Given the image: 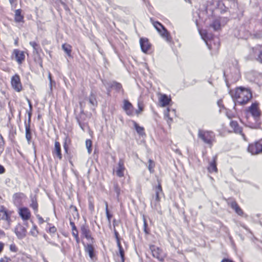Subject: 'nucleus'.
Instances as JSON below:
<instances>
[{"label": "nucleus", "mask_w": 262, "mask_h": 262, "mask_svg": "<svg viewBox=\"0 0 262 262\" xmlns=\"http://www.w3.org/2000/svg\"><path fill=\"white\" fill-rule=\"evenodd\" d=\"M105 212H106L107 218L108 221L110 222L111 219L112 217V215L111 214H110L108 209L107 208H106V210L105 211Z\"/></svg>", "instance_id": "obj_48"}, {"label": "nucleus", "mask_w": 262, "mask_h": 262, "mask_svg": "<svg viewBox=\"0 0 262 262\" xmlns=\"http://www.w3.org/2000/svg\"><path fill=\"white\" fill-rule=\"evenodd\" d=\"M231 207L235 211V212L239 215H242L243 212L241 208L238 206L235 202H232L231 203Z\"/></svg>", "instance_id": "obj_26"}, {"label": "nucleus", "mask_w": 262, "mask_h": 262, "mask_svg": "<svg viewBox=\"0 0 262 262\" xmlns=\"http://www.w3.org/2000/svg\"><path fill=\"white\" fill-rule=\"evenodd\" d=\"M198 137L205 144L209 145L210 147H211L213 143L215 142V135L212 131L199 129Z\"/></svg>", "instance_id": "obj_3"}, {"label": "nucleus", "mask_w": 262, "mask_h": 262, "mask_svg": "<svg viewBox=\"0 0 262 262\" xmlns=\"http://www.w3.org/2000/svg\"><path fill=\"white\" fill-rule=\"evenodd\" d=\"M4 142L3 140V138L2 136L0 135V155L4 150Z\"/></svg>", "instance_id": "obj_42"}, {"label": "nucleus", "mask_w": 262, "mask_h": 262, "mask_svg": "<svg viewBox=\"0 0 262 262\" xmlns=\"http://www.w3.org/2000/svg\"><path fill=\"white\" fill-rule=\"evenodd\" d=\"M112 88H114L117 91H120L122 89V85L120 83L116 82H113L112 83Z\"/></svg>", "instance_id": "obj_34"}, {"label": "nucleus", "mask_w": 262, "mask_h": 262, "mask_svg": "<svg viewBox=\"0 0 262 262\" xmlns=\"http://www.w3.org/2000/svg\"><path fill=\"white\" fill-rule=\"evenodd\" d=\"M10 250L11 251L16 252L17 250V247H16V246L15 245L12 244L10 246Z\"/></svg>", "instance_id": "obj_46"}, {"label": "nucleus", "mask_w": 262, "mask_h": 262, "mask_svg": "<svg viewBox=\"0 0 262 262\" xmlns=\"http://www.w3.org/2000/svg\"><path fill=\"white\" fill-rule=\"evenodd\" d=\"M231 95L237 103L241 104L247 103L252 98L251 91L242 87L238 88L231 92Z\"/></svg>", "instance_id": "obj_2"}, {"label": "nucleus", "mask_w": 262, "mask_h": 262, "mask_svg": "<svg viewBox=\"0 0 262 262\" xmlns=\"http://www.w3.org/2000/svg\"><path fill=\"white\" fill-rule=\"evenodd\" d=\"M14 43L16 46H17L18 45V40L17 39H15V42H14Z\"/></svg>", "instance_id": "obj_63"}, {"label": "nucleus", "mask_w": 262, "mask_h": 262, "mask_svg": "<svg viewBox=\"0 0 262 262\" xmlns=\"http://www.w3.org/2000/svg\"><path fill=\"white\" fill-rule=\"evenodd\" d=\"M62 49L69 56H71L72 47L68 44H63L62 46Z\"/></svg>", "instance_id": "obj_28"}, {"label": "nucleus", "mask_w": 262, "mask_h": 262, "mask_svg": "<svg viewBox=\"0 0 262 262\" xmlns=\"http://www.w3.org/2000/svg\"><path fill=\"white\" fill-rule=\"evenodd\" d=\"M70 220V224L72 227V230H75L77 229L76 226L75 225V224L73 221H72V219L71 217L69 218Z\"/></svg>", "instance_id": "obj_44"}, {"label": "nucleus", "mask_w": 262, "mask_h": 262, "mask_svg": "<svg viewBox=\"0 0 262 262\" xmlns=\"http://www.w3.org/2000/svg\"><path fill=\"white\" fill-rule=\"evenodd\" d=\"M105 211L106 210V206H107V209H108V204L106 202H105Z\"/></svg>", "instance_id": "obj_62"}, {"label": "nucleus", "mask_w": 262, "mask_h": 262, "mask_svg": "<svg viewBox=\"0 0 262 262\" xmlns=\"http://www.w3.org/2000/svg\"><path fill=\"white\" fill-rule=\"evenodd\" d=\"M123 108L126 114L128 116H132L135 114L137 115L139 114V112L135 110L132 104L128 100H124Z\"/></svg>", "instance_id": "obj_9"}, {"label": "nucleus", "mask_w": 262, "mask_h": 262, "mask_svg": "<svg viewBox=\"0 0 262 262\" xmlns=\"http://www.w3.org/2000/svg\"><path fill=\"white\" fill-rule=\"evenodd\" d=\"M89 208L92 211L94 210V205L92 203H90Z\"/></svg>", "instance_id": "obj_58"}, {"label": "nucleus", "mask_w": 262, "mask_h": 262, "mask_svg": "<svg viewBox=\"0 0 262 262\" xmlns=\"http://www.w3.org/2000/svg\"><path fill=\"white\" fill-rule=\"evenodd\" d=\"M211 26L213 28L214 30H218L219 29H220L221 27L220 20L218 19H215L212 23Z\"/></svg>", "instance_id": "obj_33"}, {"label": "nucleus", "mask_w": 262, "mask_h": 262, "mask_svg": "<svg viewBox=\"0 0 262 262\" xmlns=\"http://www.w3.org/2000/svg\"><path fill=\"white\" fill-rule=\"evenodd\" d=\"M148 163H149V165H148V169L151 173H152L154 171V167L155 165V163L152 160H151L150 159H149L148 160Z\"/></svg>", "instance_id": "obj_38"}, {"label": "nucleus", "mask_w": 262, "mask_h": 262, "mask_svg": "<svg viewBox=\"0 0 262 262\" xmlns=\"http://www.w3.org/2000/svg\"><path fill=\"white\" fill-rule=\"evenodd\" d=\"M258 60H259V62L262 63V50L260 51V52L259 53Z\"/></svg>", "instance_id": "obj_54"}, {"label": "nucleus", "mask_w": 262, "mask_h": 262, "mask_svg": "<svg viewBox=\"0 0 262 262\" xmlns=\"http://www.w3.org/2000/svg\"><path fill=\"white\" fill-rule=\"evenodd\" d=\"M114 191L117 193V198H119V196L120 194V189L118 184H114Z\"/></svg>", "instance_id": "obj_41"}, {"label": "nucleus", "mask_w": 262, "mask_h": 262, "mask_svg": "<svg viewBox=\"0 0 262 262\" xmlns=\"http://www.w3.org/2000/svg\"><path fill=\"white\" fill-rule=\"evenodd\" d=\"M5 172V169L3 166L0 164V174Z\"/></svg>", "instance_id": "obj_53"}, {"label": "nucleus", "mask_w": 262, "mask_h": 262, "mask_svg": "<svg viewBox=\"0 0 262 262\" xmlns=\"http://www.w3.org/2000/svg\"><path fill=\"white\" fill-rule=\"evenodd\" d=\"M50 233H54L56 231V228L54 226L51 227L49 230Z\"/></svg>", "instance_id": "obj_49"}, {"label": "nucleus", "mask_w": 262, "mask_h": 262, "mask_svg": "<svg viewBox=\"0 0 262 262\" xmlns=\"http://www.w3.org/2000/svg\"><path fill=\"white\" fill-rule=\"evenodd\" d=\"M67 138H66V139L65 140V142L64 143L63 147H64L65 151L66 152H68V146L67 143Z\"/></svg>", "instance_id": "obj_52"}, {"label": "nucleus", "mask_w": 262, "mask_h": 262, "mask_svg": "<svg viewBox=\"0 0 262 262\" xmlns=\"http://www.w3.org/2000/svg\"><path fill=\"white\" fill-rule=\"evenodd\" d=\"M32 203L30 204V207H32L34 210L35 213L38 211V204L36 199L35 198H32Z\"/></svg>", "instance_id": "obj_31"}, {"label": "nucleus", "mask_w": 262, "mask_h": 262, "mask_svg": "<svg viewBox=\"0 0 262 262\" xmlns=\"http://www.w3.org/2000/svg\"><path fill=\"white\" fill-rule=\"evenodd\" d=\"M26 138L28 141V143L29 144L32 139L30 127L29 125H26Z\"/></svg>", "instance_id": "obj_27"}, {"label": "nucleus", "mask_w": 262, "mask_h": 262, "mask_svg": "<svg viewBox=\"0 0 262 262\" xmlns=\"http://www.w3.org/2000/svg\"><path fill=\"white\" fill-rule=\"evenodd\" d=\"M29 43L33 47L34 49V52L37 53L38 49L39 48V45L35 41H30Z\"/></svg>", "instance_id": "obj_37"}, {"label": "nucleus", "mask_w": 262, "mask_h": 262, "mask_svg": "<svg viewBox=\"0 0 262 262\" xmlns=\"http://www.w3.org/2000/svg\"><path fill=\"white\" fill-rule=\"evenodd\" d=\"M48 78L50 80V89L51 90H52V83L53 82V81L52 80L51 74L50 73L49 74Z\"/></svg>", "instance_id": "obj_51"}, {"label": "nucleus", "mask_w": 262, "mask_h": 262, "mask_svg": "<svg viewBox=\"0 0 262 262\" xmlns=\"http://www.w3.org/2000/svg\"><path fill=\"white\" fill-rule=\"evenodd\" d=\"M169 109L167 108L164 112L165 118L169 124H170L172 121V118H171L169 116Z\"/></svg>", "instance_id": "obj_32"}, {"label": "nucleus", "mask_w": 262, "mask_h": 262, "mask_svg": "<svg viewBox=\"0 0 262 262\" xmlns=\"http://www.w3.org/2000/svg\"><path fill=\"white\" fill-rule=\"evenodd\" d=\"M138 107H139V110H137L138 112H139V114L143 110V107H142V106L141 105V104L140 103H138Z\"/></svg>", "instance_id": "obj_55"}, {"label": "nucleus", "mask_w": 262, "mask_h": 262, "mask_svg": "<svg viewBox=\"0 0 262 262\" xmlns=\"http://www.w3.org/2000/svg\"><path fill=\"white\" fill-rule=\"evenodd\" d=\"M26 198V196L24 193H16L13 195V201L15 205L19 206Z\"/></svg>", "instance_id": "obj_12"}, {"label": "nucleus", "mask_w": 262, "mask_h": 262, "mask_svg": "<svg viewBox=\"0 0 262 262\" xmlns=\"http://www.w3.org/2000/svg\"><path fill=\"white\" fill-rule=\"evenodd\" d=\"M221 262H233V261L228 259H224Z\"/></svg>", "instance_id": "obj_59"}, {"label": "nucleus", "mask_w": 262, "mask_h": 262, "mask_svg": "<svg viewBox=\"0 0 262 262\" xmlns=\"http://www.w3.org/2000/svg\"><path fill=\"white\" fill-rule=\"evenodd\" d=\"M216 157L215 156L213 157V161L210 162L209 163V165L208 167V170L209 172H216L217 171V168L216 167Z\"/></svg>", "instance_id": "obj_23"}, {"label": "nucleus", "mask_w": 262, "mask_h": 262, "mask_svg": "<svg viewBox=\"0 0 262 262\" xmlns=\"http://www.w3.org/2000/svg\"><path fill=\"white\" fill-rule=\"evenodd\" d=\"M150 249L154 257L160 261H162L164 259V254L160 249L155 246H151Z\"/></svg>", "instance_id": "obj_11"}, {"label": "nucleus", "mask_w": 262, "mask_h": 262, "mask_svg": "<svg viewBox=\"0 0 262 262\" xmlns=\"http://www.w3.org/2000/svg\"><path fill=\"white\" fill-rule=\"evenodd\" d=\"M14 20L16 23H24V16L21 15V10L17 9L15 11Z\"/></svg>", "instance_id": "obj_24"}, {"label": "nucleus", "mask_w": 262, "mask_h": 262, "mask_svg": "<svg viewBox=\"0 0 262 262\" xmlns=\"http://www.w3.org/2000/svg\"><path fill=\"white\" fill-rule=\"evenodd\" d=\"M159 100L160 105L162 107H164L169 104L171 99L165 94H160L159 97Z\"/></svg>", "instance_id": "obj_19"}, {"label": "nucleus", "mask_w": 262, "mask_h": 262, "mask_svg": "<svg viewBox=\"0 0 262 262\" xmlns=\"http://www.w3.org/2000/svg\"><path fill=\"white\" fill-rule=\"evenodd\" d=\"M72 235L74 237H77V236H78V231L77 229L75 230H72Z\"/></svg>", "instance_id": "obj_50"}, {"label": "nucleus", "mask_w": 262, "mask_h": 262, "mask_svg": "<svg viewBox=\"0 0 262 262\" xmlns=\"http://www.w3.org/2000/svg\"><path fill=\"white\" fill-rule=\"evenodd\" d=\"M152 25L163 38L167 42L171 41L169 33L161 23L158 21H152Z\"/></svg>", "instance_id": "obj_6"}, {"label": "nucleus", "mask_w": 262, "mask_h": 262, "mask_svg": "<svg viewBox=\"0 0 262 262\" xmlns=\"http://www.w3.org/2000/svg\"><path fill=\"white\" fill-rule=\"evenodd\" d=\"M19 214L23 220H28L31 216V212L28 208L23 207L19 209Z\"/></svg>", "instance_id": "obj_17"}, {"label": "nucleus", "mask_w": 262, "mask_h": 262, "mask_svg": "<svg viewBox=\"0 0 262 262\" xmlns=\"http://www.w3.org/2000/svg\"><path fill=\"white\" fill-rule=\"evenodd\" d=\"M81 232L82 235L88 240L93 241V238L91 234V231L86 225H83L81 227Z\"/></svg>", "instance_id": "obj_20"}, {"label": "nucleus", "mask_w": 262, "mask_h": 262, "mask_svg": "<svg viewBox=\"0 0 262 262\" xmlns=\"http://www.w3.org/2000/svg\"><path fill=\"white\" fill-rule=\"evenodd\" d=\"M36 217H37V219L38 220L39 224H41L43 223H44L45 221H44L43 218L42 217H41L39 215L36 214Z\"/></svg>", "instance_id": "obj_47"}, {"label": "nucleus", "mask_w": 262, "mask_h": 262, "mask_svg": "<svg viewBox=\"0 0 262 262\" xmlns=\"http://www.w3.org/2000/svg\"><path fill=\"white\" fill-rule=\"evenodd\" d=\"M13 54L15 56V59L18 64H21L24 61L25 55L23 51L18 49H14Z\"/></svg>", "instance_id": "obj_14"}, {"label": "nucleus", "mask_w": 262, "mask_h": 262, "mask_svg": "<svg viewBox=\"0 0 262 262\" xmlns=\"http://www.w3.org/2000/svg\"><path fill=\"white\" fill-rule=\"evenodd\" d=\"M117 246L119 249V254H120L121 258V261L124 262V250L121 245V243H120V241H118Z\"/></svg>", "instance_id": "obj_29"}, {"label": "nucleus", "mask_w": 262, "mask_h": 262, "mask_svg": "<svg viewBox=\"0 0 262 262\" xmlns=\"http://www.w3.org/2000/svg\"><path fill=\"white\" fill-rule=\"evenodd\" d=\"M143 221H144V231L146 234H149V231L147 229V223L146 220L144 217L143 218Z\"/></svg>", "instance_id": "obj_43"}, {"label": "nucleus", "mask_w": 262, "mask_h": 262, "mask_svg": "<svg viewBox=\"0 0 262 262\" xmlns=\"http://www.w3.org/2000/svg\"><path fill=\"white\" fill-rule=\"evenodd\" d=\"M11 259L7 257H4L0 259V262H11Z\"/></svg>", "instance_id": "obj_45"}, {"label": "nucleus", "mask_w": 262, "mask_h": 262, "mask_svg": "<svg viewBox=\"0 0 262 262\" xmlns=\"http://www.w3.org/2000/svg\"><path fill=\"white\" fill-rule=\"evenodd\" d=\"M70 211H72L73 212V216L74 219H78L79 214L76 207L73 206H71Z\"/></svg>", "instance_id": "obj_36"}, {"label": "nucleus", "mask_w": 262, "mask_h": 262, "mask_svg": "<svg viewBox=\"0 0 262 262\" xmlns=\"http://www.w3.org/2000/svg\"><path fill=\"white\" fill-rule=\"evenodd\" d=\"M248 150L252 155H257L262 152V144L256 142L254 144H250Z\"/></svg>", "instance_id": "obj_10"}, {"label": "nucleus", "mask_w": 262, "mask_h": 262, "mask_svg": "<svg viewBox=\"0 0 262 262\" xmlns=\"http://www.w3.org/2000/svg\"><path fill=\"white\" fill-rule=\"evenodd\" d=\"M230 126L233 129L235 133L242 135L243 138H245V135L242 133V128L238 125L237 122L234 121H231Z\"/></svg>", "instance_id": "obj_21"}, {"label": "nucleus", "mask_w": 262, "mask_h": 262, "mask_svg": "<svg viewBox=\"0 0 262 262\" xmlns=\"http://www.w3.org/2000/svg\"><path fill=\"white\" fill-rule=\"evenodd\" d=\"M54 157L56 156L59 160L62 159L60 144L59 142L55 141L54 149L52 151Z\"/></svg>", "instance_id": "obj_18"}, {"label": "nucleus", "mask_w": 262, "mask_h": 262, "mask_svg": "<svg viewBox=\"0 0 262 262\" xmlns=\"http://www.w3.org/2000/svg\"><path fill=\"white\" fill-rule=\"evenodd\" d=\"M15 232L18 238L22 239L26 236L27 231L24 226L18 225L15 229Z\"/></svg>", "instance_id": "obj_16"}, {"label": "nucleus", "mask_w": 262, "mask_h": 262, "mask_svg": "<svg viewBox=\"0 0 262 262\" xmlns=\"http://www.w3.org/2000/svg\"><path fill=\"white\" fill-rule=\"evenodd\" d=\"M249 111L251 114L255 122V123H250L249 126L251 128H257L259 127L260 123L259 122V117L260 116V111L258 105L256 103H253L249 108Z\"/></svg>", "instance_id": "obj_5"}, {"label": "nucleus", "mask_w": 262, "mask_h": 262, "mask_svg": "<svg viewBox=\"0 0 262 262\" xmlns=\"http://www.w3.org/2000/svg\"><path fill=\"white\" fill-rule=\"evenodd\" d=\"M92 141L91 140H86L85 145L88 149V153L90 154L92 152Z\"/></svg>", "instance_id": "obj_35"}, {"label": "nucleus", "mask_w": 262, "mask_h": 262, "mask_svg": "<svg viewBox=\"0 0 262 262\" xmlns=\"http://www.w3.org/2000/svg\"><path fill=\"white\" fill-rule=\"evenodd\" d=\"M140 44L143 52L146 53L149 50L151 45L147 38H141L140 39Z\"/></svg>", "instance_id": "obj_15"}, {"label": "nucleus", "mask_w": 262, "mask_h": 262, "mask_svg": "<svg viewBox=\"0 0 262 262\" xmlns=\"http://www.w3.org/2000/svg\"><path fill=\"white\" fill-rule=\"evenodd\" d=\"M115 237H116L117 243L118 241H120L119 236H118V233L117 231H115Z\"/></svg>", "instance_id": "obj_56"}, {"label": "nucleus", "mask_w": 262, "mask_h": 262, "mask_svg": "<svg viewBox=\"0 0 262 262\" xmlns=\"http://www.w3.org/2000/svg\"><path fill=\"white\" fill-rule=\"evenodd\" d=\"M125 170V168L124 165V162L122 160H120L118 162V166L114 169V171L116 172L118 177L121 178L124 176Z\"/></svg>", "instance_id": "obj_13"}, {"label": "nucleus", "mask_w": 262, "mask_h": 262, "mask_svg": "<svg viewBox=\"0 0 262 262\" xmlns=\"http://www.w3.org/2000/svg\"><path fill=\"white\" fill-rule=\"evenodd\" d=\"M227 115V116L229 118H231L232 117V116L230 115V114H228V113H227L226 114Z\"/></svg>", "instance_id": "obj_61"}, {"label": "nucleus", "mask_w": 262, "mask_h": 262, "mask_svg": "<svg viewBox=\"0 0 262 262\" xmlns=\"http://www.w3.org/2000/svg\"><path fill=\"white\" fill-rule=\"evenodd\" d=\"M134 127L138 133V134L140 135H144V128L142 127L139 126V125L135 121L133 122Z\"/></svg>", "instance_id": "obj_30"}, {"label": "nucleus", "mask_w": 262, "mask_h": 262, "mask_svg": "<svg viewBox=\"0 0 262 262\" xmlns=\"http://www.w3.org/2000/svg\"><path fill=\"white\" fill-rule=\"evenodd\" d=\"M4 244L0 242V253L2 251L4 248Z\"/></svg>", "instance_id": "obj_57"}, {"label": "nucleus", "mask_w": 262, "mask_h": 262, "mask_svg": "<svg viewBox=\"0 0 262 262\" xmlns=\"http://www.w3.org/2000/svg\"><path fill=\"white\" fill-rule=\"evenodd\" d=\"M200 34L210 49L212 48V42H213L214 48H218L219 46V39L218 38L213 37L212 34H208L205 30H200Z\"/></svg>", "instance_id": "obj_4"}, {"label": "nucleus", "mask_w": 262, "mask_h": 262, "mask_svg": "<svg viewBox=\"0 0 262 262\" xmlns=\"http://www.w3.org/2000/svg\"><path fill=\"white\" fill-rule=\"evenodd\" d=\"M221 102H222V101H221V100H219V101H218L217 103H218V105H219V106H220Z\"/></svg>", "instance_id": "obj_64"}, {"label": "nucleus", "mask_w": 262, "mask_h": 262, "mask_svg": "<svg viewBox=\"0 0 262 262\" xmlns=\"http://www.w3.org/2000/svg\"><path fill=\"white\" fill-rule=\"evenodd\" d=\"M155 195L152 196L151 204L154 205L155 208L159 205L160 201V195L163 194L161 185L159 183L158 185L154 188Z\"/></svg>", "instance_id": "obj_7"}, {"label": "nucleus", "mask_w": 262, "mask_h": 262, "mask_svg": "<svg viewBox=\"0 0 262 262\" xmlns=\"http://www.w3.org/2000/svg\"><path fill=\"white\" fill-rule=\"evenodd\" d=\"M11 84L12 88L15 91L19 92L22 90V84L20 82V77L18 74H15L12 77Z\"/></svg>", "instance_id": "obj_8"}, {"label": "nucleus", "mask_w": 262, "mask_h": 262, "mask_svg": "<svg viewBox=\"0 0 262 262\" xmlns=\"http://www.w3.org/2000/svg\"><path fill=\"white\" fill-rule=\"evenodd\" d=\"M85 250L86 252L88 253L90 258L91 259H92L94 256V249L93 245L92 244H88L85 247Z\"/></svg>", "instance_id": "obj_25"}, {"label": "nucleus", "mask_w": 262, "mask_h": 262, "mask_svg": "<svg viewBox=\"0 0 262 262\" xmlns=\"http://www.w3.org/2000/svg\"><path fill=\"white\" fill-rule=\"evenodd\" d=\"M0 220H4L7 222V224H10L11 220L9 214L5 210H0Z\"/></svg>", "instance_id": "obj_22"}, {"label": "nucleus", "mask_w": 262, "mask_h": 262, "mask_svg": "<svg viewBox=\"0 0 262 262\" xmlns=\"http://www.w3.org/2000/svg\"><path fill=\"white\" fill-rule=\"evenodd\" d=\"M38 231L37 230V227L35 225H33L32 229L30 231V233L33 236H37V234H38Z\"/></svg>", "instance_id": "obj_40"}, {"label": "nucleus", "mask_w": 262, "mask_h": 262, "mask_svg": "<svg viewBox=\"0 0 262 262\" xmlns=\"http://www.w3.org/2000/svg\"><path fill=\"white\" fill-rule=\"evenodd\" d=\"M89 102L93 106L97 105V101L94 95L92 94L91 95L89 98Z\"/></svg>", "instance_id": "obj_39"}, {"label": "nucleus", "mask_w": 262, "mask_h": 262, "mask_svg": "<svg viewBox=\"0 0 262 262\" xmlns=\"http://www.w3.org/2000/svg\"><path fill=\"white\" fill-rule=\"evenodd\" d=\"M216 5L221 13L229 12L231 15H234L238 12L236 0H219L216 2Z\"/></svg>", "instance_id": "obj_1"}, {"label": "nucleus", "mask_w": 262, "mask_h": 262, "mask_svg": "<svg viewBox=\"0 0 262 262\" xmlns=\"http://www.w3.org/2000/svg\"><path fill=\"white\" fill-rule=\"evenodd\" d=\"M75 238L76 241L77 243L79 244L80 242V239H79V236H77V237H75Z\"/></svg>", "instance_id": "obj_60"}]
</instances>
